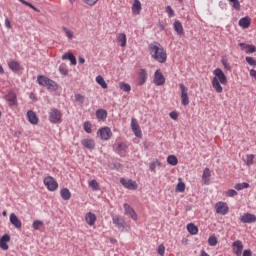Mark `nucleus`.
I'll use <instances>...</instances> for the list:
<instances>
[{
  "instance_id": "37",
  "label": "nucleus",
  "mask_w": 256,
  "mask_h": 256,
  "mask_svg": "<svg viewBox=\"0 0 256 256\" xmlns=\"http://www.w3.org/2000/svg\"><path fill=\"white\" fill-rule=\"evenodd\" d=\"M157 167H161V161H159L158 159L154 160L149 165L150 171H153V172H155V169H157Z\"/></svg>"
},
{
  "instance_id": "52",
  "label": "nucleus",
  "mask_w": 256,
  "mask_h": 256,
  "mask_svg": "<svg viewBox=\"0 0 256 256\" xmlns=\"http://www.w3.org/2000/svg\"><path fill=\"white\" fill-rule=\"evenodd\" d=\"M246 62L248 63V65H252V66L256 65V60L251 56L246 57Z\"/></svg>"
},
{
  "instance_id": "51",
  "label": "nucleus",
  "mask_w": 256,
  "mask_h": 256,
  "mask_svg": "<svg viewBox=\"0 0 256 256\" xmlns=\"http://www.w3.org/2000/svg\"><path fill=\"white\" fill-rule=\"evenodd\" d=\"M166 13L168 17H175V11H173V8H171V6L166 7Z\"/></svg>"
},
{
  "instance_id": "28",
  "label": "nucleus",
  "mask_w": 256,
  "mask_h": 256,
  "mask_svg": "<svg viewBox=\"0 0 256 256\" xmlns=\"http://www.w3.org/2000/svg\"><path fill=\"white\" fill-rule=\"evenodd\" d=\"M8 66L9 69L14 72L20 71L21 69V65L15 60H11L10 62H8Z\"/></svg>"
},
{
  "instance_id": "43",
  "label": "nucleus",
  "mask_w": 256,
  "mask_h": 256,
  "mask_svg": "<svg viewBox=\"0 0 256 256\" xmlns=\"http://www.w3.org/2000/svg\"><path fill=\"white\" fill-rule=\"evenodd\" d=\"M59 71L61 75H64V76L69 75V70L67 69V66H65V64H62L59 66Z\"/></svg>"
},
{
  "instance_id": "53",
  "label": "nucleus",
  "mask_w": 256,
  "mask_h": 256,
  "mask_svg": "<svg viewBox=\"0 0 256 256\" xmlns=\"http://www.w3.org/2000/svg\"><path fill=\"white\" fill-rule=\"evenodd\" d=\"M99 0H82V3H85V5H89L90 7H93Z\"/></svg>"
},
{
  "instance_id": "14",
  "label": "nucleus",
  "mask_w": 256,
  "mask_h": 256,
  "mask_svg": "<svg viewBox=\"0 0 256 256\" xmlns=\"http://www.w3.org/2000/svg\"><path fill=\"white\" fill-rule=\"evenodd\" d=\"M147 70L145 69H140L138 71V77H137V85L141 86V85H145V83H147Z\"/></svg>"
},
{
  "instance_id": "46",
  "label": "nucleus",
  "mask_w": 256,
  "mask_h": 256,
  "mask_svg": "<svg viewBox=\"0 0 256 256\" xmlns=\"http://www.w3.org/2000/svg\"><path fill=\"white\" fill-rule=\"evenodd\" d=\"M89 187H92V189H94V191H99V183L97 182V180L90 181Z\"/></svg>"
},
{
  "instance_id": "32",
  "label": "nucleus",
  "mask_w": 256,
  "mask_h": 256,
  "mask_svg": "<svg viewBox=\"0 0 256 256\" xmlns=\"http://www.w3.org/2000/svg\"><path fill=\"white\" fill-rule=\"evenodd\" d=\"M187 231L189 232L190 235H197V233H199V228H197L195 224L190 223L187 225Z\"/></svg>"
},
{
  "instance_id": "58",
  "label": "nucleus",
  "mask_w": 256,
  "mask_h": 256,
  "mask_svg": "<svg viewBox=\"0 0 256 256\" xmlns=\"http://www.w3.org/2000/svg\"><path fill=\"white\" fill-rule=\"evenodd\" d=\"M5 27H7V29H11V20H9V18H5Z\"/></svg>"
},
{
  "instance_id": "44",
  "label": "nucleus",
  "mask_w": 256,
  "mask_h": 256,
  "mask_svg": "<svg viewBox=\"0 0 256 256\" xmlns=\"http://www.w3.org/2000/svg\"><path fill=\"white\" fill-rule=\"evenodd\" d=\"M119 87L122 91H125L126 93H129V91H131V85L127 83H120Z\"/></svg>"
},
{
  "instance_id": "57",
  "label": "nucleus",
  "mask_w": 256,
  "mask_h": 256,
  "mask_svg": "<svg viewBox=\"0 0 256 256\" xmlns=\"http://www.w3.org/2000/svg\"><path fill=\"white\" fill-rule=\"evenodd\" d=\"M237 196V192L233 189H230L228 191H226V197H235Z\"/></svg>"
},
{
  "instance_id": "50",
  "label": "nucleus",
  "mask_w": 256,
  "mask_h": 256,
  "mask_svg": "<svg viewBox=\"0 0 256 256\" xmlns=\"http://www.w3.org/2000/svg\"><path fill=\"white\" fill-rule=\"evenodd\" d=\"M75 100L77 103H85V96L82 94H75Z\"/></svg>"
},
{
  "instance_id": "18",
  "label": "nucleus",
  "mask_w": 256,
  "mask_h": 256,
  "mask_svg": "<svg viewBox=\"0 0 256 256\" xmlns=\"http://www.w3.org/2000/svg\"><path fill=\"white\" fill-rule=\"evenodd\" d=\"M131 128L134 133V135L138 138L141 137V128L139 127V123H137V119L132 118L131 119Z\"/></svg>"
},
{
  "instance_id": "15",
  "label": "nucleus",
  "mask_w": 256,
  "mask_h": 256,
  "mask_svg": "<svg viewBox=\"0 0 256 256\" xmlns=\"http://www.w3.org/2000/svg\"><path fill=\"white\" fill-rule=\"evenodd\" d=\"M240 221L241 223H256V216L255 214L244 213V215L240 217Z\"/></svg>"
},
{
  "instance_id": "31",
  "label": "nucleus",
  "mask_w": 256,
  "mask_h": 256,
  "mask_svg": "<svg viewBox=\"0 0 256 256\" xmlns=\"http://www.w3.org/2000/svg\"><path fill=\"white\" fill-rule=\"evenodd\" d=\"M96 117H97V119H101L102 121H105V119H107V110L98 109L96 111Z\"/></svg>"
},
{
  "instance_id": "59",
  "label": "nucleus",
  "mask_w": 256,
  "mask_h": 256,
  "mask_svg": "<svg viewBox=\"0 0 256 256\" xmlns=\"http://www.w3.org/2000/svg\"><path fill=\"white\" fill-rule=\"evenodd\" d=\"M251 255H252L251 250H244L242 253V256H251Z\"/></svg>"
},
{
  "instance_id": "26",
  "label": "nucleus",
  "mask_w": 256,
  "mask_h": 256,
  "mask_svg": "<svg viewBox=\"0 0 256 256\" xmlns=\"http://www.w3.org/2000/svg\"><path fill=\"white\" fill-rule=\"evenodd\" d=\"M116 39H117V43H119L121 47H126L127 35H125V33L118 34Z\"/></svg>"
},
{
  "instance_id": "21",
  "label": "nucleus",
  "mask_w": 256,
  "mask_h": 256,
  "mask_svg": "<svg viewBox=\"0 0 256 256\" xmlns=\"http://www.w3.org/2000/svg\"><path fill=\"white\" fill-rule=\"evenodd\" d=\"M239 27H242V29H249L251 26V18L249 16H245L241 18L238 22Z\"/></svg>"
},
{
  "instance_id": "23",
  "label": "nucleus",
  "mask_w": 256,
  "mask_h": 256,
  "mask_svg": "<svg viewBox=\"0 0 256 256\" xmlns=\"http://www.w3.org/2000/svg\"><path fill=\"white\" fill-rule=\"evenodd\" d=\"M174 30L176 31L177 35H185V32L183 30V24H181V21L176 20L173 23Z\"/></svg>"
},
{
  "instance_id": "13",
  "label": "nucleus",
  "mask_w": 256,
  "mask_h": 256,
  "mask_svg": "<svg viewBox=\"0 0 256 256\" xmlns=\"http://www.w3.org/2000/svg\"><path fill=\"white\" fill-rule=\"evenodd\" d=\"M243 249H244V246L241 240H236L232 243V250H233V253L236 254V256L243 255Z\"/></svg>"
},
{
  "instance_id": "6",
  "label": "nucleus",
  "mask_w": 256,
  "mask_h": 256,
  "mask_svg": "<svg viewBox=\"0 0 256 256\" xmlns=\"http://www.w3.org/2000/svg\"><path fill=\"white\" fill-rule=\"evenodd\" d=\"M179 88L181 90V105L187 107V105H189V88L184 86V84H179Z\"/></svg>"
},
{
  "instance_id": "1",
  "label": "nucleus",
  "mask_w": 256,
  "mask_h": 256,
  "mask_svg": "<svg viewBox=\"0 0 256 256\" xmlns=\"http://www.w3.org/2000/svg\"><path fill=\"white\" fill-rule=\"evenodd\" d=\"M148 49L151 58L158 63H165L167 61V51H165V48H163L159 42L149 44Z\"/></svg>"
},
{
  "instance_id": "61",
  "label": "nucleus",
  "mask_w": 256,
  "mask_h": 256,
  "mask_svg": "<svg viewBox=\"0 0 256 256\" xmlns=\"http://www.w3.org/2000/svg\"><path fill=\"white\" fill-rule=\"evenodd\" d=\"M5 73V70H3V66L0 65V75H3Z\"/></svg>"
},
{
  "instance_id": "38",
  "label": "nucleus",
  "mask_w": 256,
  "mask_h": 256,
  "mask_svg": "<svg viewBox=\"0 0 256 256\" xmlns=\"http://www.w3.org/2000/svg\"><path fill=\"white\" fill-rule=\"evenodd\" d=\"M217 243H219V241L217 240V237L215 235H212L208 238V244L210 245V247L217 246Z\"/></svg>"
},
{
  "instance_id": "40",
  "label": "nucleus",
  "mask_w": 256,
  "mask_h": 256,
  "mask_svg": "<svg viewBox=\"0 0 256 256\" xmlns=\"http://www.w3.org/2000/svg\"><path fill=\"white\" fill-rule=\"evenodd\" d=\"M228 1L232 3L233 9H235L236 11H241V3L239 2V0H228Z\"/></svg>"
},
{
  "instance_id": "47",
  "label": "nucleus",
  "mask_w": 256,
  "mask_h": 256,
  "mask_svg": "<svg viewBox=\"0 0 256 256\" xmlns=\"http://www.w3.org/2000/svg\"><path fill=\"white\" fill-rule=\"evenodd\" d=\"M18 1H20V3H22L23 5L30 7V9H33L34 11L39 12V9H37L35 6H33V4H31L30 2H27L25 0H18Z\"/></svg>"
},
{
  "instance_id": "41",
  "label": "nucleus",
  "mask_w": 256,
  "mask_h": 256,
  "mask_svg": "<svg viewBox=\"0 0 256 256\" xmlns=\"http://www.w3.org/2000/svg\"><path fill=\"white\" fill-rule=\"evenodd\" d=\"M32 227L35 231H39V229H41V227H43V221L41 220H36L33 222Z\"/></svg>"
},
{
  "instance_id": "49",
  "label": "nucleus",
  "mask_w": 256,
  "mask_h": 256,
  "mask_svg": "<svg viewBox=\"0 0 256 256\" xmlns=\"http://www.w3.org/2000/svg\"><path fill=\"white\" fill-rule=\"evenodd\" d=\"M176 191L183 193L185 191V184L183 182H179L176 186Z\"/></svg>"
},
{
  "instance_id": "33",
  "label": "nucleus",
  "mask_w": 256,
  "mask_h": 256,
  "mask_svg": "<svg viewBox=\"0 0 256 256\" xmlns=\"http://www.w3.org/2000/svg\"><path fill=\"white\" fill-rule=\"evenodd\" d=\"M6 100L10 103V105H15V103L17 101V95H15V93H13V92H9L6 95Z\"/></svg>"
},
{
  "instance_id": "17",
  "label": "nucleus",
  "mask_w": 256,
  "mask_h": 256,
  "mask_svg": "<svg viewBox=\"0 0 256 256\" xmlns=\"http://www.w3.org/2000/svg\"><path fill=\"white\" fill-rule=\"evenodd\" d=\"M10 223L16 229H21V227H23V223L21 222V220L19 219V217H17V215L15 213L10 214Z\"/></svg>"
},
{
  "instance_id": "45",
  "label": "nucleus",
  "mask_w": 256,
  "mask_h": 256,
  "mask_svg": "<svg viewBox=\"0 0 256 256\" xmlns=\"http://www.w3.org/2000/svg\"><path fill=\"white\" fill-rule=\"evenodd\" d=\"M62 29L68 39H73V31H71V29L67 27H63Z\"/></svg>"
},
{
  "instance_id": "35",
  "label": "nucleus",
  "mask_w": 256,
  "mask_h": 256,
  "mask_svg": "<svg viewBox=\"0 0 256 256\" xmlns=\"http://www.w3.org/2000/svg\"><path fill=\"white\" fill-rule=\"evenodd\" d=\"M167 163H168V165H172L173 167H175V165H177V163H179V160L177 159V156L170 155L167 157Z\"/></svg>"
},
{
  "instance_id": "5",
  "label": "nucleus",
  "mask_w": 256,
  "mask_h": 256,
  "mask_svg": "<svg viewBox=\"0 0 256 256\" xmlns=\"http://www.w3.org/2000/svg\"><path fill=\"white\" fill-rule=\"evenodd\" d=\"M43 183L48 191H57V188L59 187V183L55 181V178H53V176L45 177Z\"/></svg>"
},
{
  "instance_id": "56",
  "label": "nucleus",
  "mask_w": 256,
  "mask_h": 256,
  "mask_svg": "<svg viewBox=\"0 0 256 256\" xmlns=\"http://www.w3.org/2000/svg\"><path fill=\"white\" fill-rule=\"evenodd\" d=\"M91 127L92 125L89 122H84V131H86L87 133H91Z\"/></svg>"
},
{
  "instance_id": "34",
  "label": "nucleus",
  "mask_w": 256,
  "mask_h": 256,
  "mask_svg": "<svg viewBox=\"0 0 256 256\" xmlns=\"http://www.w3.org/2000/svg\"><path fill=\"white\" fill-rule=\"evenodd\" d=\"M96 83H98V85H100L102 89H107V82H105V79L103 78V76L98 75L96 77Z\"/></svg>"
},
{
  "instance_id": "48",
  "label": "nucleus",
  "mask_w": 256,
  "mask_h": 256,
  "mask_svg": "<svg viewBox=\"0 0 256 256\" xmlns=\"http://www.w3.org/2000/svg\"><path fill=\"white\" fill-rule=\"evenodd\" d=\"M221 63L224 69H227V71H231V65H229V62L227 61V59L222 58Z\"/></svg>"
},
{
  "instance_id": "36",
  "label": "nucleus",
  "mask_w": 256,
  "mask_h": 256,
  "mask_svg": "<svg viewBox=\"0 0 256 256\" xmlns=\"http://www.w3.org/2000/svg\"><path fill=\"white\" fill-rule=\"evenodd\" d=\"M234 189H236V191H243V189H249V183L247 182L237 183L234 186Z\"/></svg>"
},
{
  "instance_id": "8",
  "label": "nucleus",
  "mask_w": 256,
  "mask_h": 256,
  "mask_svg": "<svg viewBox=\"0 0 256 256\" xmlns=\"http://www.w3.org/2000/svg\"><path fill=\"white\" fill-rule=\"evenodd\" d=\"M97 135L102 141H109L113 137V132H111V128L103 127L97 131Z\"/></svg>"
},
{
  "instance_id": "25",
  "label": "nucleus",
  "mask_w": 256,
  "mask_h": 256,
  "mask_svg": "<svg viewBox=\"0 0 256 256\" xmlns=\"http://www.w3.org/2000/svg\"><path fill=\"white\" fill-rule=\"evenodd\" d=\"M242 51H245V53H255L256 48L254 45H249V44H245V43H240L239 44Z\"/></svg>"
},
{
  "instance_id": "30",
  "label": "nucleus",
  "mask_w": 256,
  "mask_h": 256,
  "mask_svg": "<svg viewBox=\"0 0 256 256\" xmlns=\"http://www.w3.org/2000/svg\"><path fill=\"white\" fill-rule=\"evenodd\" d=\"M132 11L139 15L141 13V2L139 0H134V3L132 5Z\"/></svg>"
},
{
  "instance_id": "39",
  "label": "nucleus",
  "mask_w": 256,
  "mask_h": 256,
  "mask_svg": "<svg viewBox=\"0 0 256 256\" xmlns=\"http://www.w3.org/2000/svg\"><path fill=\"white\" fill-rule=\"evenodd\" d=\"M122 151H127V144L123 142H119L117 147H116V152L117 153H122Z\"/></svg>"
},
{
  "instance_id": "64",
  "label": "nucleus",
  "mask_w": 256,
  "mask_h": 256,
  "mask_svg": "<svg viewBox=\"0 0 256 256\" xmlns=\"http://www.w3.org/2000/svg\"><path fill=\"white\" fill-rule=\"evenodd\" d=\"M179 1V3H183V0H178Z\"/></svg>"
},
{
  "instance_id": "27",
  "label": "nucleus",
  "mask_w": 256,
  "mask_h": 256,
  "mask_svg": "<svg viewBox=\"0 0 256 256\" xmlns=\"http://www.w3.org/2000/svg\"><path fill=\"white\" fill-rule=\"evenodd\" d=\"M62 59H68V61L71 62V65H77V58H75V55L73 53H65L62 55Z\"/></svg>"
},
{
  "instance_id": "29",
  "label": "nucleus",
  "mask_w": 256,
  "mask_h": 256,
  "mask_svg": "<svg viewBox=\"0 0 256 256\" xmlns=\"http://www.w3.org/2000/svg\"><path fill=\"white\" fill-rule=\"evenodd\" d=\"M60 196L62 197V199L64 201H69V199H71V191H69L68 188H63L61 191H60Z\"/></svg>"
},
{
  "instance_id": "11",
  "label": "nucleus",
  "mask_w": 256,
  "mask_h": 256,
  "mask_svg": "<svg viewBox=\"0 0 256 256\" xmlns=\"http://www.w3.org/2000/svg\"><path fill=\"white\" fill-rule=\"evenodd\" d=\"M215 209L218 215H227V213H229V206H227V203L225 202H217L215 204Z\"/></svg>"
},
{
  "instance_id": "4",
  "label": "nucleus",
  "mask_w": 256,
  "mask_h": 256,
  "mask_svg": "<svg viewBox=\"0 0 256 256\" xmlns=\"http://www.w3.org/2000/svg\"><path fill=\"white\" fill-rule=\"evenodd\" d=\"M112 222L113 225L117 226L118 231H121V233L127 232L129 229H131V227H129V225H127L125 222V219L119 215L113 216Z\"/></svg>"
},
{
  "instance_id": "22",
  "label": "nucleus",
  "mask_w": 256,
  "mask_h": 256,
  "mask_svg": "<svg viewBox=\"0 0 256 256\" xmlns=\"http://www.w3.org/2000/svg\"><path fill=\"white\" fill-rule=\"evenodd\" d=\"M27 117L31 125H37V123H39V118H37V114L33 110L27 112Z\"/></svg>"
},
{
  "instance_id": "63",
  "label": "nucleus",
  "mask_w": 256,
  "mask_h": 256,
  "mask_svg": "<svg viewBox=\"0 0 256 256\" xmlns=\"http://www.w3.org/2000/svg\"><path fill=\"white\" fill-rule=\"evenodd\" d=\"M70 1V3H73L75 0H69Z\"/></svg>"
},
{
  "instance_id": "12",
  "label": "nucleus",
  "mask_w": 256,
  "mask_h": 256,
  "mask_svg": "<svg viewBox=\"0 0 256 256\" xmlns=\"http://www.w3.org/2000/svg\"><path fill=\"white\" fill-rule=\"evenodd\" d=\"M153 81L157 87H161V85H165V76H163V73L161 72V70L155 71Z\"/></svg>"
},
{
  "instance_id": "62",
  "label": "nucleus",
  "mask_w": 256,
  "mask_h": 256,
  "mask_svg": "<svg viewBox=\"0 0 256 256\" xmlns=\"http://www.w3.org/2000/svg\"><path fill=\"white\" fill-rule=\"evenodd\" d=\"M2 215H3V217H7V210H4V211L2 212Z\"/></svg>"
},
{
  "instance_id": "19",
  "label": "nucleus",
  "mask_w": 256,
  "mask_h": 256,
  "mask_svg": "<svg viewBox=\"0 0 256 256\" xmlns=\"http://www.w3.org/2000/svg\"><path fill=\"white\" fill-rule=\"evenodd\" d=\"M81 145L85 147V149H88L89 151H93L95 149V140L91 138H86L81 141Z\"/></svg>"
},
{
  "instance_id": "42",
  "label": "nucleus",
  "mask_w": 256,
  "mask_h": 256,
  "mask_svg": "<svg viewBox=\"0 0 256 256\" xmlns=\"http://www.w3.org/2000/svg\"><path fill=\"white\" fill-rule=\"evenodd\" d=\"M254 159H255V155H253V154H248V155L246 156V160H245L246 165H248V167L251 166V165H253V160H254Z\"/></svg>"
},
{
  "instance_id": "24",
  "label": "nucleus",
  "mask_w": 256,
  "mask_h": 256,
  "mask_svg": "<svg viewBox=\"0 0 256 256\" xmlns=\"http://www.w3.org/2000/svg\"><path fill=\"white\" fill-rule=\"evenodd\" d=\"M211 179V170L209 168H205L202 174V180L204 185H209Z\"/></svg>"
},
{
  "instance_id": "7",
  "label": "nucleus",
  "mask_w": 256,
  "mask_h": 256,
  "mask_svg": "<svg viewBox=\"0 0 256 256\" xmlns=\"http://www.w3.org/2000/svg\"><path fill=\"white\" fill-rule=\"evenodd\" d=\"M63 114H61V111L56 108H52L49 112V121L50 123H61V117Z\"/></svg>"
},
{
  "instance_id": "55",
  "label": "nucleus",
  "mask_w": 256,
  "mask_h": 256,
  "mask_svg": "<svg viewBox=\"0 0 256 256\" xmlns=\"http://www.w3.org/2000/svg\"><path fill=\"white\" fill-rule=\"evenodd\" d=\"M158 255L164 256L165 255V246L163 244L158 246Z\"/></svg>"
},
{
  "instance_id": "54",
  "label": "nucleus",
  "mask_w": 256,
  "mask_h": 256,
  "mask_svg": "<svg viewBox=\"0 0 256 256\" xmlns=\"http://www.w3.org/2000/svg\"><path fill=\"white\" fill-rule=\"evenodd\" d=\"M169 117L173 119V121H177V119H179V114L177 113V111H172L169 113Z\"/></svg>"
},
{
  "instance_id": "16",
  "label": "nucleus",
  "mask_w": 256,
  "mask_h": 256,
  "mask_svg": "<svg viewBox=\"0 0 256 256\" xmlns=\"http://www.w3.org/2000/svg\"><path fill=\"white\" fill-rule=\"evenodd\" d=\"M9 241H11V236L8 234H4L0 238V249H2V251H7V249H9V245L7 244Z\"/></svg>"
},
{
  "instance_id": "60",
  "label": "nucleus",
  "mask_w": 256,
  "mask_h": 256,
  "mask_svg": "<svg viewBox=\"0 0 256 256\" xmlns=\"http://www.w3.org/2000/svg\"><path fill=\"white\" fill-rule=\"evenodd\" d=\"M78 63H80L81 65H83V63H85V58L79 57V58H78Z\"/></svg>"
},
{
  "instance_id": "2",
  "label": "nucleus",
  "mask_w": 256,
  "mask_h": 256,
  "mask_svg": "<svg viewBox=\"0 0 256 256\" xmlns=\"http://www.w3.org/2000/svg\"><path fill=\"white\" fill-rule=\"evenodd\" d=\"M213 79H212V87L216 91V93H223V86L221 85H227V76L221 70V68H216L213 71Z\"/></svg>"
},
{
  "instance_id": "10",
  "label": "nucleus",
  "mask_w": 256,
  "mask_h": 256,
  "mask_svg": "<svg viewBox=\"0 0 256 256\" xmlns=\"http://www.w3.org/2000/svg\"><path fill=\"white\" fill-rule=\"evenodd\" d=\"M120 183L123 185V187H125V189H129L130 191H135L138 187L137 182L132 179L127 180L125 178H121Z\"/></svg>"
},
{
  "instance_id": "3",
  "label": "nucleus",
  "mask_w": 256,
  "mask_h": 256,
  "mask_svg": "<svg viewBox=\"0 0 256 256\" xmlns=\"http://www.w3.org/2000/svg\"><path fill=\"white\" fill-rule=\"evenodd\" d=\"M37 82L42 87H46L48 91H57L59 89L57 82L43 75L37 77Z\"/></svg>"
},
{
  "instance_id": "20",
  "label": "nucleus",
  "mask_w": 256,
  "mask_h": 256,
  "mask_svg": "<svg viewBox=\"0 0 256 256\" xmlns=\"http://www.w3.org/2000/svg\"><path fill=\"white\" fill-rule=\"evenodd\" d=\"M85 221L87 225H89L90 227H93V225H95V221H97V216L92 212H88L85 215Z\"/></svg>"
},
{
  "instance_id": "9",
  "label": "nucleus",
  "mask_w": 256,
  "mask_h": 256,
  "mask_svg": "<svg viewBox=\"0 0 256 256\" xmlns=\"http://www.w3.org/2000/svg\"><path fill=\"white\" fill-rule=\"evenodd\" d=\"M123 207H124V215H126L127 217H130V219H132L133 221H137L138 216H137V212H135V209H133V207H131V205L127 203H124Z\"/></svg>"
}]
</instances>
